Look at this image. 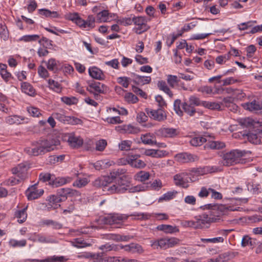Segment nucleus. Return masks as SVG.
Wrapping results in <instances>:
<instances>
[{"label": "nucleus", "instance_id": "37998d69", "mask_svg": "<svg viewBox=\"0 0 262 262\" xmlns=\"http://www.w3.org/2000/svg\"><path fill=\"white\" fill-rule=\"evenodd\" d=\"M182 106L184 111L190 116H194L196 113L194 107L186 102H183Z\"/></svg>", "mask_w": 262, "mask_h": 262}, {"label": "nucleus", "instance_id": "473e14b6", "mask_svg": "<svg viewBox=\"0 0 262 262\" xmlns=\"http://www.w3.org/2000/svg\"><path fill=\"white\" fill-rule=\"evenodd\" d=\"M151 80V79L150 76H141L136 75L134 78L133 81L137 85H143L149 83Z\"/></svg>", "mask_w": 262, "mask_h": 262}, {"label": "nucleus", "instance_id": "ddd939ff", "mask_svg": "<svg viewBox=\"0 0 262 262\" xmlns=\"http://www.w3.org/2000/svg\"><path fill=\"white\" fill-rule=\"evenodd\" d=\"M87 90L90 93H104L107 90V86L99 82H94L89 84Z\"/></svg>", "mask_w": 262, "mask_h": 262}, {"label": "nucleus", "instance_id": "a211bd4d", "mask_svg": "<svg viewBox=\"0 0 262 262\" xmlns=\"http://www.w3.org/2000/svg\"><path fill=\"white\" fill-rule=\"evenodd\" d=\"M71 181L72 179L70 177H68L56 178L55 176L53 174V179L52 181L50 182V185L54 187H58L69 183L71 182Z\"/></svg>", "mask_w": 262, "mask_h": 262}, {"label": "nucleus", "instance_id": "1a4fd4ad", "mask_svg": "<svg viewBox=\"0 0 262 262\" xmlns=\"http://www.w3.org/2000/svg\"><path fill=\"white\" fill-rule=\"evenodd\" d=\"M175 160L181 163L193 162L199 160V157L195 155L188 152H181L174 156Z\"/></svg>", "mask_w": 262, "mask_h": 262}, {"label": "nucleus", "instance_id": "a878e982", "mask_svg": "<svg viewBox=\"0 0 262 262\" xmlns=\"http://www.w3.org/2000/svg\"><path fill=\"white\" fill-rule=\"evenodd\" d=\"M186 176V174L184 172L176 174L173 177V180L175 184L177 186H179L183 187H187V182L185 179Z\"/></svg>", "mask_w": 262, "mask_h": 262}, {"label": "nucleus", "instance_id": "774afa93", "mask_svg": "<svg viewBox=\"0 0 262 262\" xmlns=\"http://www.w3.org/2000/svg\"><path fill=\"white\" fill-rule=\"evenodd\" d=\"M163 186L162 182L160 179L155 180L150 185L151 189L154 190H159Z\"/></svg>", "mask_w": 262, "mask_h": 262}, {"label": "nucleus", "instance_id": "0eeeda50", "mask_svg": "<svg viewBox=\"0 0 262 262\" xmlns=\"http://www.w3.org/2000/svg\"><path fill=\"white\" fill-rule=\"evenodd\" d=\"M29 239L34 242H39L42 244L57 243V241L52 236H47L42 234L34 233Z\"/></svg>", "mask_w": 262, "mask_h": 262}, {"label": "nucleus", "instance_id": "bb28decb", "mask_svg": "<svg viewBox=\"0 0 262 262\" xmlns=\"http://www.w3.org/2000/svg\"><path fill=\"white\" fill-rule=\"evenodd\" d=\"M52 116H53L55 119L64 123H69L71 120V117L66 116L63 110H60L58 112L53 113Z\"/></svg>", "mask_w": 262, "mask_h": 262}, {"label": "nucleus", "instance_id": "f03ea898", "mask_svg": "<svg viewBox=\"0 0 262 262\" xmlns=\"http://www.w3.org/2000/svg\"><path fill=\"white\" fill-rule=\"evenodd\" d=\"M249 151L245 150L233 149L230 151L224 152L221 155L223 159L222 164L225 166H230L240 163H243L242 158L246 155Z\"/></svg>", "mask_w": 262, "mask_h": 262}, {"label": "nucleus", "instance_id": "aec40b11", "mask_svg": "<svg viewBox=\"0 0 262 262\" xmlns=\"http://www.w3.org/2000/svg\"><path fill=\"white\" fill-rule=\"evenodd\" d=\"M243 106L245 109L256 113L262 112L260 101L255 100L251 102L244 103Z\"/></svg>", "mask_w": 262, "mask_h": 262}, {"label": "nucleus", "instance_id": "2f4dec72", "mask_svg": "<svg viewBox=\"0 0 262 262\" xmlns=\"http://www.w3.org/2000/svg\"><path fill=\"white\" fill-rule=\"evenodd\" d=\"M140 139L144 144L146 145H158L156 140L154 139V137L150 134L141 135Z\"/></svg>", "mask_w": 262, "mask_h": 262}, {"label": "nucleus", "instance_id": "864d4df0", "mask_svg": "<svg viewBox=\"0 0 262 262\" xmlns=\"http://www.w3.org/2000/svg\"><path fill=\"white\" fill-rule=\"evenodd\" d=\"M107 141L104 139H101L96 142V150L97 151H103L107 146Z\"/></svg>", "mask_w": 262, "mask_h": 262}, {"label": "nucleus", "instance_id": "09e8293b", "mask_svg": "<svg viewBox=\"0 0 262 262\" xmlns=\"http://www.w3.org/2000/svg\"><path fill=\"white\" fill-rule=\"evenodd\" d=\"M130 216L133 217L134 219L146 220L150 217L151 215L148 213L135 212Z\"/></svg>", "mask_w": 262, "mask_h": 262}, {"label": "nucleus", "instance_id": "79ce46f5", "mask_svg": "<svg viewBox=\"0 0 262 262\" xmlns=\"http://www.w3.org/2000/svg\"><path fill=\"white\" fill-rule=\"evenodd\" d=\"M42 223L47 226H51L54 229H60L62 228V224L52 220H45Z\"/></svg>", "mask_w": 262, "mask_h": 262}, {"label": "nucleus", "instance_id": "f8f14e48", "mask_svg": "<svg viewBox=\"0 0 262 262\" xmlns=\"http://www.w3.org/2000/svg\"><path fill=\"white\" fill-rule=\"evenodd\" d=\"M43 189H37L36 184L32 185L26 191V195L29 200H33L40 197L43 193Z\"/></svg>", "mask_w": 262, "mask_h": 262}, {"label": "nucleus", "instance_id": "423d86ee", "mask_svg": "<svg viewBox=\"0 0 262 262\" xmlns=\"http://www.w3.org/2000/svg\"><path fill=\"white\" fill-rule=\"evenodd\" d=\"M147 19L143 16L133 17L132 23L138 26L136 31V33L140 34L149 29V27L147 25Z\"/></svg>", "mask_w": 262, "mask_h": 262}, {"label": "nucleus", "instance_id": "f704fd0d", "mask_svg": "<svg viewBox=\"0 0 262 262\" xmlns=\"http://www.w3.org/2000/svg\"><path fill=\"white\" fill-rule=\"evenodd\" d=\"M59 61L54 58H50L47 62L46 66L47 69L55 73L58 71Z\"/></svg>", "mask_w": 262, "mask_h": 262}, {"label": "nucleus", "instance_id": "603ef678", "mask_svg": "<svg viewBox=\"0 0 262 262\" xmlns=\"http://www.w3.org/2000/svg\"><path fill=\"white\" fill-rule=\"evenodd\" d=\"M167 81L169 86L172 88H174L179 82L177 76L172 75H167Z\"/></svg>", "mask_w": 262, "mask_h": 262}, {"label": "nucleus", "instance_id": "7c9ffc66", "mask_svg": "<svg viewBox=\"0 0 262 262\" xmlns=\"http://www.w3.org/2000/svg\"><path fill=\"white\" fill-rule=\"evenodd\" d=\"M24 120V117L18 115L9 116L5 118L6 122L10 125L21 124Z\"/></svg>", "mask_w": 262, "mask_h": 262}, {"label": "nucleus", "instance_id": "4be33fe9", "mask_svg": "<svg viewBox=\"0 0 262 262\" xmlns=\"http://www.w3.org/2000/svg\"><path fill=\"white\" fill-rule=\"evenodd\" d=\"M248 141L254 144L262 143V134L259 131L258 133H249L247 134Z\"/></svg>", "mask_w": 262, "mask_h": 262}, {"label": "nucleus", "instance_id": "9b49d317", "mask_svg": "<svg viewBox=\"0 0 262 262\" xmlns=\"http://www.w3.org/2000/svg\"><path fill=\"white\" fill-rule=\"evenodd\" d=\"M221 171L219 167L216 166H205L196 168H193L191 171L198 175H204L210 173L216 172Z\"/></svg>", "mask_w": 262, "mask_h": 262}, {"label": "nucleus", "instance_id": "680f3d73", "mask_svg": "<svg viewBox=\"0 0 262 262\" xmlns=\"http://www.w3.org/2000/svg\"><path fill=\"white\" fill-rule=\"evenodd\" d=\"M203 105L204 106H205L206 107L211 109V110H221L220 104L216 102H204L203 103Z\"/></svg>", "mask_w": 262, "mask_h": 262}, {"label": "nucleus", "instance_id": "39448f33", "mask_svg": "<svg viewBox=\"0 0 262 262\" xmlns=\"http://www.w3.org/2000/svg\"><path fill=\"white\" fill-rule=\"evenodd\" d=\"M145 111L148 116L155 120L161 122L166 119V113L162 108H159L157 110L146 108Z\"/></svg>", "mask_w": 262, "mask_h": 262}, {"label": "nucleus", "instance_id": "5701e85b", "mask_svg": "<svg viewBox=\"0 0 262 262\" xmlns=\"http://www.w3.org/2000/svg\"><path fill=\"white\" fill-rule=\"evenodd\" d=\"M77 193V191L69 188H61L57 191V194L62 198V200L66 199L68 195L72 196Z\"/></svg>", "mask_w": 262, "mask_h": 262}, {"label": "nucleus", "instance_id": "cd10ccee", "mask_svg": "<svg viewBox=\"0 0 262 262\" xmlns=\"http://www.w3.org/2000/svg\"><path fill=\"white\" fill-rule=\"evenodd\" d=\"M166 242V238H161L159 239L151 241L150 246L155 249H157L159 248L166 249L167 247Z\"/></svg>", "mask_w": 262, "mask_h": 262}, {"label": "nucleus", "instance_id": "a19ab883", "mask_svg": "<svg viewBox=\"0 0 262 262\" xmlns=\"http://www.w3.org/2000/svg\"><path fill=\"white\" fill-rule=\"evenodd\" d=\"M27 207L22 210H17L15 213V216L18 219V222L19 223H24L27 219V214L26 212Z\"/></svg>", "mask_w": 262, "mask_h": 262}, {"label": "nucleus", "instance_id": "ea45409f", "mask_svg": "<svg viewBox=\"0 0 262 262\" xmlns=\"http://www.w3.org/2000/svg\"><path fill=\"white\" fill-rule=\"evenodd\" d=\"M38 12L40 15H43L46 17L58 18L59 16L57 11H51L47 9H39Z\"/></svg>", "mask_w": 262, "mask_h": 262}, {"label": "nucleus", "instance_id": "0e129e2a", "mask_svg": "<svg viewBox=\"0 0 262 262\" xmlns=\"http://www.w3.org/2000/svg\"><path fill=\"white\" fill-rule=\"evenodd\" d=\"M98 248L99 250H102V252H104V253L112 250H116V246L115 245H111L109 243L101 245L99 246Z\"/></svg>", "mask_w": 262, "mask_h": 262}, {"label": "nucleus", "instance_id": "6e6d98bb", "mask_svg": "<svg viewBox=\"0 0 262 262\" xmlns=\"http://www.w3.org/2000/svg\"><path fill=\"white\" fill-rule=\"evenodd\" d=\"M53 174H51L49 173H41L39 175V181L42 182H48L50 184V182H51L53 179Z\"/></svg>", "mask_w": 262, "mask_h": 262}, {"label": "nucleus", "instance_id": "4d7b16f0", "mask_svg": "<svg viewBox=\"0 0 262 262\" xmlns=\"http://www.w3.org/2000/svg\"><path fill=\"white\" fill-rule=\"evenodd\" d=\"M255 23H256V21H249L245 23H242L238 25L237 28L241 31L246 30L248 28L252 27Z\"/></svg>", "mask_w": 262, "mask_h": 262}, {"label": "nucleus", "instance_id": "20e7f679", "mask_svg": "<svg viewBox=\"0 0 262 262\" xmlns=\"http://www.w3.org/2000/svg\"><path fill=\"white\" fill-rule=\"evenodd\" d=\"M128 217V216L125 214H110L103 217L102 221L105 224H118L126 220Z\"/></svg>", "mask_w": 262, "mask_h": 262}, {"label": "nucleus", "instance_id": "49530a36", "mask_svg": "<svg viewBox=\"0 0 262 262\" xmlns=\"http://www.w3.org/2000/svg\"><path fill=\"white\" fill-rule=\"evenodd\" d=\"M177 194L176 191H168L162 195L159 199V202H161L163 201H168L173 199Z\"/></svg>", "mask_w": 262, "mask_h": 262}, {"label": "nucleus", "instance_id": "bf43d9fd", "mask_svg": "<svg viewBox=\"0 0 262 262\" xmlns=\"http://www.w3.org/2000/svg\"><path fill=\"white\" fill-rule=\"evenodd\" d=\"M132 144L129 140H124L119 144V147L120 150L127 151L130 150Z\"/></svg>", "mask_w": 262, "mask_h": 262}, {"label": "nucleus", "instance_id": "69168bd1", "mask_svg": "<svg viewBox=\"0 0 262 262\" xmlns=\"http://www.w3.org/2000/svg\"><path fill=\"white\" fill-rule=\"evenodd\" d=\"M149 178V174L147 172L140 171L136 175V179L141 182H144Z\"/></svg>", "mask_w": 262, "mask_h": 262}, {"label": "nucleus", "instance_id": "4468645a", "mask_svg": "<svg viewBox=\"0 0 262 262\" xmlns=\"http://www.w3.org/2000/svg\"><path fill=\"white\" fill-rule=\"evenodd\" d=\"M139 155H135L129 156L127 158L128 163L132 167L137 168H143L146 166L145 163L139 159Z\"/></svg>", "mask_w": 262, "mask_h": 262}, {"label": "nucleus", "instance_id": "c9c22d12", "mask_svg": "<svg viewBox=\"0 0 262 262\" xmlns=\"http://www.w3.org/2000/svg\"><path fill=\"white\" fill-rule=\"evenodd\" d=\"M62 201V198L60 197L57 194V195H53L50 196L49 199V205L51 207H48V208H53V209L57 208L60 205L59 203Z\"/></svg>", "mask_w": 262, "mask_h": 262}, {"label": "nucleus", "instance_id": "dca6fc26", "mask_svg": "<svg viewBox=\"0 0 262 262\" xmlns=\"http://www.w3.org/2000/svg\"><path fill=\"white\" fill-rule=\"evenodd\" d=\"M116 128L118 132L122 134H136L140 132V128L130 124L118 126Z\"/></svg>", "mask_w": 262, "mask_h": 262}, {"label": "nucleus", "instance_id": "e2e57ef3", "mask_svg": "<svg viewBox=\"0 0 262 262\" xmlns=\"http://www.w3.org/2000/svg\"><path fill=\"white\" fill-rule=\"evenodd\" d=\"M181 101L180 99H176L173 103V108L176 113L180 116L183 115V112L181 109Z\"/></svg>", "mask_w": 262, "mask_h": 262}, {"label": "nucleus", "instance_id": "c85d7f7f", "mask_svg": "<svg viewBox=\"0 0 262 262\" xmlns=\"http://www.w3.org/2000/svg\"><path fill=\"white\" fill-rule=\"evenodd\" d=\"M207 138H210L211 137L207 135H205L204 137H194L190 140L189 143L193 146H201L204 143L208 141V139Z\"/></svg>", "mask_w": 262, "mask_h": 262}, {"label": "nucleus", "instance_id": "4c0bfd02", "mask_svg": "<svg viewBox=\"0 0 262 262\" xmlns=\"http://www.w3.org/2000/svg\"><path fill=\"white\" fill-rule=\"evenodd\" d=\"M157 86L159 89L167 95H168L170 98H172L173 96V93L170 91L169 88L166 82L164 80L159 81L157 83Z\"/></svg>", "mask_w": 262, "mask_h": 262}, {"label": "nucleus", "instance_id": "f257e3e1", "mask_svg": "<svg viewBox=\"0 0 262 262\" xmlns=\"http://www.w3.org/2000/svg\"><path fill=\"white\" fill-rule=\"evenodd\" d=\"M59 144V141L58 140H41L37 142L32 147L27 148L26 151L29 155L37 156L55 150Z\"/></svg>", "mask_w": 262, "mask_h": 262}, {"label": "nucleus", "instance_id": "8fccbe9b", "mask_svg": "<svg viewBox=\"0 0 262 262\" xmlns=\"http://www.w3.org/2000/svg\"><path fill=\"white\" fill-rule=\"evenodd\" d=\"M95 18L92 15H90L88 16L86 20H85V29L89 30L90 29H93L95 27Z\"/></svg>", "mask_w": 262, "mask_h": 262}, {"label": "nucleus", "instance_id": "c756f323", "mask_svg": "<svg viewBox=\"0 0 262 262\" xmlns=\"http://www.w3.org/2000/svg\"><path fill=\"white\" fill-rule=\"evenodd\" d=\"M21 90L23 93L31 96H34L35 94V90L33 86L27 82L21 83Z\"/></svg>", "mask_w": 262, "mask_h": 262}, {"label": "nucleus", "instance_id": "b1692460", "mask_svg": "<svg viewBox=\"0 0 262 262\" xmlns=\"http://www.w3.org/2000/svg\"><path fill=\"white\" fill-rule=\"evenodd\" d=\"M206 142L205 147L211 149H220L225 147V143L220 141H212L208 139Z\"/></svg>", "mask_w": 262, "mask_h": 262}, {"label": "nucleus", "instance_id": "338daca9", "mask_svg": "<svg viewBox=\"0 0 262 262\" xmlns=\"http://www.w3.org/2000/svg\"><path fill=\"white\" fill-rule=\"evenodd\" d=\"M27 111L31 116L34 117H38L41 115L40 110L35 107L30 106L27 107Z\"/></svg>", "mask_w": 262, "mask_h": 262}, {"label": "nucleus", "instance_id": "393cba45", "mask_svg": "<svg viewBox=\"0 0 262 262\" xmlns=\"http://www.w3.org/2000/svg\"><path fill=\"white\" fill-rule=\"evenodd\" d=\"M157 229L159 231H163L166 234H172L178 232L179 230L177 226L170 225L162 224L157 226Z\"/></svg>", "mask_w": 262, "mask_h": 262}, {"label": "nucleus", "instance_id": "13d9d810", "mask_svg": "<svg viewBox=\"0 0 262 262\" xmlns=\"http://www.w3.org/2000/svg\"><path fill=\"white\" fill-rule=\"evenodd\" d=\"M138 262L137 259H124L121 257H111L108 258L107 260V262Z\"/></svg>", "mask_w": 262, "mask_h": 262}, {"label": "nucleus", "instance_id": "2eb2a0df", "mask_svg": "<svg viewBox=\"0 0 262 262\" xmlns=\"http://www.w3.org/2000/svg\"><path fill=\"white\" fill-rule=\"evenodd\" d=\"M67 260V258L63 256L53 255L48 256L44 259H28L25 260V262H64Z\"/></svg>", "mask_w": 262, "mask_h": 262}, {"label": "nucleus", "instance_id": "052dcab7", "mask_svg": "<svg viewBox=\"0 0 262 262\" xmlns=\"http://www.w3.org/2000/svg\"><path fill=\"white\" fill-rule=\"evenodd\" d=\"M61 101L67 105H72L76 104L78 102L77 99L74 97H62L61 98Z\"/></svg>", "mask_w": 262, "mask_h": 262}, {"label": "nucleus", "instance_id": "c03bdc74", "mask_svg": "<svg viewBox=\"0 0 262 262\" xmlns=\"http://www.w3.org/2000/svg\"><path fill=\"white\" fill-rule=\"evenodd\" d=\"M72 244L73 246L78 248L89 247L91 245V244L87 243L81 238L74 239V241L72 242Z\"/></svg>", "mask_w": 262, "mask_h": 262}, {"label": "nucleus", "instance_id": "a18cd8bd", "mask_svg": "<svg viewBox=\"0 0 262 262\" xmlns=\"http://www.w3.org/2000/svg\"><path fill=\"white\" fill-rule=\"evenodd\" d=\"M48 83L50 89L57 93H60L61 91V85L58 82L50 79L48 80Z\"/></svg>", "mask_w": 262, "mask_h": 262}, {"label": "nucleus", "instance_id": "f3484780", "mask_svg": "<svg viewBox=\"0 0 262 262\" xmlns=\"http://www.w3.org/2000/svg\"><path fill=\"white\" fill-rule=\"evenodd\" d=\"M68 142L71 147L78 148L82 146L83 140L81 137L71 134L68 137Z\"/></svg>", "mask_w": 262, "mask_h": 262}, {"label": "nucleus", "instance_id": "9d476101", "mask_svg": "<svg viewBox=\"0 0 262 262\" xmlns=\"http://www.w3.org/2000/svg\"><path fill=\"white\" fill-rule=\"evenodd\" d=\"M180 134L178 128L170 127H162L157 130L158 136L165 138H174Z\"/></svg>", "mask_w": 262, "mask_h": 262}, {"label": "nucleus", "instance_id": "de8ad7c7", "mask_svg": "<svg viewBox=\"0 0 262 262\" xmlns=\"http://www.w3.org/2000/svg\"><path fill=\"white\" fill-rule=\"evenodd\" d=\"M9 244L10 246L13 248L23 247L26 245L27 241L26 239L17 241L16 239H11L9 241Z\"/></svg>", "mask_w": 262, "mask_h": 262}, {"label": "nucleus", "instance_id": "e433bc0d", "mask_svg": "<svg viewBox=\"0 0 262 262\" xmlns=\"http://www.w3.org/2000/svg\"><path fill=\"white\" fill-rule=\"evenodd\" d=\"M109 183H110V178L107 177L98 178L93 182L94 186L97 187H103L104 188Z\"/></svg>", "mask_w": 262, "mask_h": 262}, {"label": "nucleus", "instance_id": "3c124183", "mask_svg": "<svg viewBox=\"0 0 262 262\" xmlns=\"http://www.w3.org/2000/svg\"><path fill=\"white\" fill-rule=\"evenodd\" d=\"M130 81V78L125 76L119 77L117 78V82L125 88L128 87Z\"/></svg>", "mask_w": 262, "mask_h": 262}, {"label": "nucleus", "instance_id": "6e6552de", "mask_svg": "<svg viewBox=\"0 0 262 262\" xmlns=\"http://www.w3.org/2000/svg\"><path fill=\"white\" fill-rule=\"evenodd\" d=\"M29 167L25 163H20L12 169L13 174L17 175L20 180H24L28 178Z\"/></svg>", "mask_w": 262, "mask_h": 262}, {"label": "nucleus", "instance_id": "412c9836", "mask_svg": "<svg viewBox=\"0 0 262 262\" xmlns=\"http://www.w3.org/2000/svg\"><path fill=\"white\" fill-rule=\"evenodd\" d=\"M185 225L193 228H203L207 227L205 222L200 220L199 215L195 217L194 221H186Z\"/></svg>", "mask_w": 262, "mask_h": 262}, {"label": "nucleus", "instance_id": "72a5a7b5", "mask_svg": "<svg viewBox=\"0 0 262 262\" xmlns=\"http://www.w3.org/2000/svg\"><path fill=\"white\" fill-rule=\"evenodd\" d=\"M165 152V151L150 149L145 150L144 155L154 158H162L164 157Z\"/></svg>", "mask_w": 262, "mask_h": 262}, {"label": "nucleus", "instance_id": "7ed1b4c3", "mask_svg": "<svg viewBox=\"0 0 262 262\" xmlns=\"http://www.w3.org/2000/svg\"><path fill=\"white\" fill-rule=\"evenodd\" d=\"M110 179V183L105 187V189L111 193H122L125 192L126 184V177L123 176L119 178L115 183H112Z\"/></svg>", "mask_w": 262, "mask_h": 262}, {"label": "nucleus", "instance_id": "6ab92c4d", "mask_svg": "<svg viewBox=\"0 0 262 262\" xmlns=\"http://www.w3.org/2000/svg\"><path fill=\"white\" fill-rule=\"evenodd\" d=\"M90 76L95 79L103 80L105 79V76L102 71L96 67H92L89 69Z\"/></svg>", "mask_w": 262, "mask_h": 262}, {"label": "nucleus", "instance_id": "58836bf2", "mask_svg": "<svg viewBox=\"0 0 262 262\" xmlns=\"http://www.w3.org/2000/svg\"><path fill=\"white\" fill-rule=\"evenodd\" d=\"M199 216L200 220L204 221L206 225L210 223L215 222L216 220V218L211 214L210 211H209L208 213H203Z\"/></svg>", "mask_w": 262, "mask_h": 262}, {"label": "nucleus", "instance_id": "5fc2aeb1", "mask_svg": "<svg viewBox=\"0 0 262 262\" xmlns=\"http://www.w3.org/2000/svg\"><path fill=\"white\" fill-rule=\"evenodd\" d=\"M108 12L107 10H103L97 14V19L99 22H105L107 21L108 18Z\"/></svg>", "mask_w": 262, "mask_h": 262}]
</instances>
